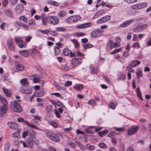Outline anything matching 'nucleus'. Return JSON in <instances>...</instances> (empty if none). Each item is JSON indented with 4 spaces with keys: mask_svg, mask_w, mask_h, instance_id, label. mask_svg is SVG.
Here are the masks:
<instances>
[{
    "mask_svg": "<svg viewBox=\"0 0 151 151\" xmlns=\"http://www.w3.org/2000/svg\"><path fill=\"white\" fill-rule=\"evenodd\" d=\"M18 102L15 101L11 102V108L14 111L17 112H20L22 111V108Z\"/></svg>",
    "mask_w": 151,
    "mask_h": 151,
    "instance_id": "nucleus-1",
    "label": "nucleus"
},
{
    "mask_svg": "<svg viewBox=\"0 0 151 151\" xmlns=\"http://www.w3.org/2000/svg\"><path fill=\"white\" fill-rule=\"evenodd\" d=\"M46 136L52 140L56 142H58L60 140L61 135L59 134H54L50 132H47Z\"/></svg>",
    "mask_w": 151,
    "mask_h": 151,
    "instance_id": "nucleus-2",
    "label": "nucleus"
},
{
    "mask_svg": "<svg viewBox=\"0 0 151 151\" xmlns=\"http://www.w3.org/2000/svg\"><path fill=\"white\" fill-rule=\"evenodd\" d=\"M121 41L120 38H115L116 42H115L111 40H109L107 44V47L111 49L120 46L119 42Z\"/></svg>",
    "mask_w": 151,
    "mask_h": 151,
    "instance_id": "nucleus-3",
    "label": "nucleus"
},
{
    "mask_svg": "<svg viewBox=\"0 0 151 151\" xmlns=\"http://www.w3.org/2000/svg\"><path fill=\"white\" fill-rule=\"evenodd\" d=\"M147 6L146 3H140L132 5L131 6V8L134 10H137L144 8Z\"/></svg>",
    "mask_w": 151,
    "mask_h": 151,
    "instance_id": "nucleus-4",
    "label": "nucleus"
},
{
    "mask_svg": "<svg viewBox=\"0 0 151 151\" xmlns=\"http://www.w3.org/2000/svg\"><path fill=\"white\" fill-rule=\"evenodd\" d=\"M48 19L50 23L53 25L57 24L59 22V19L56 16H48Z\"/></svg>",
    "mask_w": 151,
    "mask_h": 151,
    "instance_id": "nucleus-5",
    "label": "nucleus"
},
{
    "mask_svg": "<svg viewBox=\"0 0 151 151\" xmlns=\"http://www.w3.org/2000/svg\"><path fill=\"white\" fill-rule=\"evenodd\" d=\"M6 45L9 50L12 51H14L15 50L13 41L11 38L8 39L7 41Z\"/></svg>",
    "mask_w": 151,
    "mask_h": 151,
    "instance_id": "nucleus-6",
    "label": "nucleus"
},
{
    "mask_svg": "<svg viewBox=\"0 0 151 151\" xmlns=\"http://www.w3.org/2000/svg\"><path fill=\"white\" fill-rule=\"evenodd\" d=\"M20 90L23 93L26 94H30L32 92V88L30 87H28L26 88L24 87H21Z\"/></svg>",
    "mask_w": 151,
    "mask_h": 151,
    "instance_id": "nucleus-7",
    "label": "nucleus"
},
{
    "mask_svg": "<svg viewBox=\"0 0 151 151\" xmlns=\"http://www.w3.org/2000/svg\"><path fill=\"white\" fill-rule=\"evenodd\" d=\"M15 41L16 43L18 44V47L19 48H24L26 47L27 44L25 43H24L21 38H15Z\"/></svg>",
    "mask_w": 151,
    "mask_h": 151,
    "instance_id": "nucleus-8",
    "label": "nucleus"
},
{
    "mask_svg": "<svg viewBox=\"0 0 151 151\" xmlns=\"http://www.w3.org/2000/svg\"><path fill=\"white\" fill-rule=\"evenodd\" d=\"M139 126H134L129 129L127 131L128 134L129 135L134 134L136 133L139 128Z\"/></svg>",
    "mask_w": 151,
    "mask_h": 151,
    "instance_id": "nucleus-9",
    "label": "nucleus"
},
{
    "mask_svg": "<svg viewBox=\"0 0 151 151\" xmlns=\"http://www.w3.org/2000/svg\"><path fill=\"white\" fill-rule=\"evenodd\" d=\"M29 78L30 79L32 80L35 83H39L41 79L40 76L37 74L30 76H29Z\"/></svg>",
    "mask_w": 151,
    "mask_h": 151,
    "instance_id": "nucleus-10",
    "label": "nucleus"
},
{
    "mask_svg": "<svg viewBox=\"0 0 151 151\" xmlns=\"http://www.w3.org/2000/svg\"><path fill=\"white\" fill-rule=\"evenodd\" d=\"M63 54L64 55L68 56L70 55V57H73L76 56V54L74 53H73L67 48H65L63 50Z\"/></svg>",
    "mask_w": 151,
    "mask_h": 151,
    "instance_id": "nucleus-11",
    "label": "nucleus"
},
{
    "mask_svg": "<svg viewBox=\"0 0 151 151\" xmlns=\"http://www.w3.org/2000/svg\"><path fill=\"white\" fill-rule=\"evenodd\" d=\"M24 6L22 4H19L16 5L15 8L16 13L17 14H20L23 10Z\"/></svg>",
    "mask_w": 151,
    "mask_h": 151,
    "instance_id": "nucleus-12",
    "label": "nucleus"
},
{
    "mask_svg": "<svg viewBox=\"0 0 151 151\" xmlns=\"http://www.w3.org/2000/svg\"><path fill=\"white\" fill-rule=\"evenodd\" d=\"M91 37L94 38L98 37L101 35V33L100 29L95 30L91 32Z\"/></svg>",
    "mask_w": 151,
    "mask_h": 151,
    "instance_id": "nucleus-13",
    "label": "nucleus"
},
{
    "mask_svg": "<svg viewBox=\"0 0 151 151\" xmlns=\"http://www.w3.org/2000/svg\"><path fill=\"white\" fill-rule=\"evenodd\" d=\"M7 125L12 129H15L18 128V124L14 122H8L7 123Z\"/></svg>",
    "mask_w": 151,
    "mask_h": 151,
    "instance_id": "nucleus-14",
    "label": "nucleus"
},
{
    "mask_svg": "<svg viewBox=\"0 0 151 151\" xmlns=\"http://www.w3.org/2000/svg\"><path fill=\"white\" fill-rule=\"evenodd\" d=\"M92 24L90 22H88L84 24H78L76 26L77 28L79 29L85 28L91 26Z\"/></svg>",
    "mask_w": 151,
    "mask_h": 151,
    "instance_id": "nucleus-15",
    "label": "nucleus"
},
{
    "mask_svg": "<svg viewBox=\"0 0 151 151\" xmlns=\"http://www.w3.org/2000/svg\"><path fill=\"white\" fill-rule=\"evenodd\" d=\"M82 62V60L80 58L73 59L71 60L72 64L74 65L80 64Z\"/></svg>",
    "mask_w": 151,
    "mask_h": 151,
    "instance_id": "nucleus-16",
    "label": "nucleus"
},
{
    "mask_svg": "<svg viewBox=\"0 0 151 151\" xmlns=\"http://www.w3.org/2000/svg\"><path fill=\"white\" fill-rule=\"evenodd\" d=\"M7 110V106H0V115L2 116L4 115L6 113Z\"/></svg>",
    "mask_w": 151,
    "mask_h": 151,
    "instance_id": "nucleus-17",
    "label": "nucleus"
},
{
    "mask_svg": "<svg viewBox=\"0 0 151 151\" xmlns=\"http://www.w3.org/2000/svg\"><path fill=\"white\" fill-rule=\"evenodd\" d=\"M134 21V19H131L127 20L122 24L120 25V26L121 27H126L133 23Z\"/></svg>",
    "mask_w": 151,
    "mask_h": 151,
    "instance_id": "nucleus-18",
    "label": "nucleus"
},
{
    "mask_svg": "<svg viewBox=\"0 0 151 151\" xmlns=\"http://www.w3.org/2000/svg\"><path fill=\"white\" fill-rule=\"evenodd\" d=\"M26 142L29 147L32 148L33 147L34 142L32 138L27 139L26 140Z\"/></svg>",
    "mask_w": 151,
    "mask_h": 151,
    "instance_id": "nucleus-19",
    "label": "nucleus"
},
{
    "mask_svg": "<svg viewBox=\"0 0 151 151\" xmlns=\"http://www.w3.org/2000/svg\"><path fill=\"white\" fill-rule=\"evenodd\" d=\"M15 64L16 68L18 70L22 71L24 70V68L23 66L22 65L19 64L18 62L15 61Z\"/></svg>",
    "mask_w": 151,
    "mask_h": 151,
    "instance_id": "nucleus-20",
    "label": "nucleus"
},
{
    "mask_svg": "<svg viewBox=\"0 0 151 151\" xmlns=\"http://www.w3.org/2000/svg\"><path fill=\"white\" fill-rule=\"evenodd\" d=\"M105 13L104 10H102L96 12L93 17V19H96Z\"/></svg>",
    "mask_w": 151,
    "mask_h": 151,
    "instance_id": "nucleus-21",
    "label": "nucleus"
},
{
    "mask_svg": "<svg viewBox=\"0 0 151 151\" xmlns=\"http://www.w3.org/2000/svg\"><path fill=\"white\" fill-rule=\"evenodd\" d=\"M19 53L21 55L25 57H27L29 55V52L27 50H21L19 51Z\"/></svg>",
    "mask_w": 151,
    "mask_h": 151,
    "instance_id": "nucleus-22",
    "label": "nucleus"
},
{
    "mask_svg": "<svg viewBox=\"0 0 151 151\" xmlns=\"http://www.w3.org/2000/svg\"><path fill=\"white\" fill-rule=\"evenodd\" d=\"M20 82L22 86H27L29 83L27 81V79L26 78L22 79L21 80Z\"/></svg>",
    "mask_w": 151,
    "mask_h": 151,
    "instance_id": "nucleus-23",
    "label": "nucleus"
},
{
    "mask_svg": "<svg viewBox=\"0 0 151 151\" xmlns=\"http://www.w3.org/2000/svg\"><path fill=\"white\" fill-rule=\"evenodd\" d=\"M140 63V61L136 60L133 61L130 64L132 68H134L137 66Z\"/></svg>",
    "mask_w": 151,
    "mask_h": 151,
    "instance_id": "nucleus-24",
    "label": "nucleus"
},
{
    "mask_svg": "<svg viewBox=\"0 0 151 151\" xmlns=\"http://www.w3.org/2000/svg\"><path fill=\"white\" fill-rule=\"evenodd\" d=\"M41 19H42V24L43 25H46L48 22V17H47L45 16L42 15Z\"/></svg>",
    "mask_w": 151,
    "mask_h": 151,
    "instance_id": "nucleus-25",
    "label": "nucleus"
},
{
    "mask_svg": "<svg viewBox=\"0 0 151 151\" xmlns=\"http://www.w3.org/2000/svg\"><path fill=\"white\" fill-rule=\"evenodd\" d=\"M83 87V85L81 84H78L75 85L74 86V88L77 90H81Z\"/></svg>",
    "mask_w": 151,
    "mask_h": 151,
    "instance_id": "nucleus-26",
    "label": "nucleus"
},
{
    "mask_svg": "<svg viewBox=\"0 0 151 151\" xmlns=\"http://www.w3.org/2000/svg\"><path fill=\"white\" fill-rule=\"evenodd\" d=\"M2 89L4 93L7 96L10 97L11 96L10 91L8 90V89L3 87Z\"/></svg>",
    "mask_w": 151,
    "mask_h": 151,
    "instance_id": "nucleus-27",
    "label": "nucleus"
},
{
    "mask_svg": "<svg viewBox=\"0 0 151 151\" xmlns=\"http://www.w3.org/2000/svg\"><path fill=\"white\" fill-rule=\"evenodd\" d=\"M47 2L48 4L53 6H57L59 5V3L56 1H53L51 0H48L47 1Z\"/></svg>",
    "mask_w": 151,
    "mask_h": 151,
    "instance_id": "nucleus-28",
    "label": "nucleus"
},
{
    "mask_svg": "<svg viewBox=\"0 0 151 151\" xmlns=\"http://www.w3.org/2000/svg\"><path fill=\"white\" fill-rule=\"evenodd\" d=\"M28 134L31 137H35L36 135L35 132L32 129H29L28 131Z\"/></svg>",
    "mask_w": 151,
    "mask_h": 151,
    "instance_id": "nucleus-29",
    "label": "nucleus"
},
{
    "mask_svg": "<svg viewBox=\"0 0 151 151\" xmlns=\"http://www.w3.org/2000/svg\"><path fill=\"white\" fill-rule=\"evenodd\" d=\"M0 100L2 104H3V106H7V102L6 99L4 97L0 96Z\"/></svg>",
    "mask_w": 151,
    "mask_h": 151,
    "instance_id": "nucleus-30",
    "label": "nucleus"
},
{
    "mask_svg": "<svg viewBox=\"0 0 151 151\" xmlns=\"http://www.w3.org/2000/svg\"><path fill=\"white\" fill-rule=\"evenodd\" d=\"M44 91L43 90L38 91L36 92L35 95L36 97H41L44 94Z\"/></svg>",
    "mask_w": 151,
    "mask_h": 151,
    "instance_id": "nucleus-31",
    "label": "nucleus"
},
{
    "mask_svg": "<svg viewBox=\"0 0 151 151\" xmlns=\"http://www.w3.org/2000/svg\"><path fill=\"white\" fill-rule=\"evenodd\" d=\"M71 41L74 44L76 48H78L79 47V43L77 40L75 39H72L71 40Z\"/></svg>",
    "mask_w": 151,
    "mask_h": 151,
    "instance_id": "nucleus-32",
    "label": "nucleus"
},
{
    "mask_svg": "<svg viewBox=\"0 0 151 151\" xmlns=\"http://www.w3.org/2000/svg\"><path fill=\"white\" fill-rule=\"evenodd\" d=\"M108 131L107 130H104L103 131H101L98 132L99 135L101 137H103L104 135H106L108 133Z\"/></svg>",
    "mask_w": 151,
    "mask_h": 151,
    "instance_id": "nucleus-33",
    "label": "nucleus"
},
{
    "mask_svg": "<svg viewBox=\"0 0 151 151\" xmlns=\"http://www.w3.org/2000/svg\"><path fill=\"white\" fill-rule=\"evenodd\" d=\"M82 46L85 49L92 48L93 46L92 45L88 43L83 44Z\"/></svg>",
    "mask_w": 151,
    "mask_h": 151,
    "instance_id": "nucleus-34",
    "label": "nucleus"
},
{
    "mask_svg": "<svg viewBox=\"0 0 151 151\" xmlns=\"http://www.w3.org/2000/svg\"><path fill=\"white\" fill-rule=\"evenodd\" d=\"M45 110L47 113H51L52 111V106L51 105H48L45 107Z\"/></svg>",
    "mask_w": 151,
    "mask_h": 151,
    "instance_id": "nucleus-35",
    "label": "nucleus"
},
{
    "mask_svg": "<svg viewBox=\"0 0 151 151\" xmlns=\"http://www.w3.org/2000/svg\"><path fill=\"white\" fill-rule=\"evenodd\" d=\"M136 92L137 93V95L139 97L140 99L142 100V94L139 88H137L136 89Z\"/></svg>",
    "mask_w": 151,
    "mask_h": 151,
    "instance_id": "nucleus-36",
    "label": "nucleus"
},
{
    "mask_svg": "<svg viewBox=\"0 0 151 151\" xmlns=\"http://www.w3.org/2000/svg\"><path fill=\"white\" fill-rule=\"evenodd\" d=\"M66 15L65 11L62 10L59 12L58 14V16L59 17H63Z\"/></svg>",
    "mask_w": 151,
    "mask_h": 151,
    "instance_id": "nucleus-37",
    "label": "nucleus"
},
{
    "mask_svg": "<svg viewBox=\"0 0 151 151\" xmlns=\"http://www.w3.org/2000/svg\"><path fill=\"white\" fill-rule=\"evenodd\" d=\"M19 19L21 21L24 22L25 23H27V18L24 16H21L19 17Z\"/></svg>",
    "mask_w": 151,
    "mask_h": 151,
    "instance_id": "nucleus-38",
    "label": "nucleus"
},
{
    "mask_svg": "<svg viewBox=\"0 0 151 151\" xmlns=\"http://www.w3.org/2000/svg\"><path fill=\"white\" fill-rule=\"evenodd\" d=\"M126 78V76L124 74H121L119 75L118 78V80H124Z\"/></svg>",
    "mask_w": 151,
    "mask_h": 151,
    "instance_id": "nucleus-39",
    "label": "nucleus"
},
{
    "mask_svg": "<svg viewBox=\"0 0 151 151\" xmlns=\"http://www.w3.org/2000/svg\"><path fill=\"white\" fill-rule=\"evenodd\" d=\"M73 22H77L78 20L81 19V17L78 15H76L75 16H73Z\"/></svg>",
    "mask_w": 151,
    "mask_h": 151,
    "instance_id": "nucleus-40",
    "label": "nucleus"
},
{
    "mask_svg": "<svg viewBox=\"0 0 151 151\" xmlns=\"http://www.w3.org/2000/svg\"><path fill=\"white\" fill-rule=\"evenodd\" d=\"M111 18V17L109 15H107L102 17L104 22L109 21L110 19Z\"/></svg>",
    "mask_w": 151,
    "mask_h": 151,
    "instance_id": "nucleus-41",
    "label": "nucleus"
},
{
    "mask_svg": "<svg viewBox=\"0 0 151 151\" xmlns=\"http://www.w3.org/2000/svg\"><path fill=\"white\" fill-rule=\"evenodd\" d=\"M73 16L70 17H69L67 18L66 19V22L68 23H74L73 21Z\"/></svg>",
    "mask_w": 151,
    "mask_h": 151,
    "instance_id": "nucleus-42",
    "label": "nucleus"
},
{
    "mask_svg": "<svg viewBox=\"0 0 151 151\" xmlns=\"http://www.w3.org/2000/svg\"><path fill=\"white\" fill-rule=\"evenodd\" d=\"M142 31L140 26H139L134 29L133 31L135 32H139Z\"/></svg>",
    "mask_w": 151,
    "mask_h": 151,
    "instance_id": "nucleus-43",
    "label": "nucleus"
},
{
    "mask_svg": "<svg viewBox=\"0 0 151 151\" xmlns=\"http://www.w3.org/2000/svg\"><path fill=\"white\" fill-rule=\"evenodd\" d=\"M55 50V55H57L59 54L60 52V50L59 47H55L54 48Z\"/></svg>",
    "mask_w": 151,
    "mask_h": 151,
    "instance_id": "nucleus-44",
    "label": "nucleus"
},
{
    "mask_svg": "<svg viewBox=\"0 0 151 151\" xmlns=\"http://www.w3.org/2000/svg\"><path fill=\"white\" fill-rule=\"evenodd\" d=\"M67 144L70 145V147L72 148H75L76 147L75 144L73 143L72 142L68 140L67 141Z\"/></svg>",
    "mask_w": 151,
    "mask_h": 151,
    "instance_id": "nucleus-45",
    "label": "nucleus"
},
{
    "mask_svg": "<svg viewBox=\"0 0 151 151\" xmlns=\"http://www.w3.org/2000/svg\"><path fill=\"white\" fill-rule=\"evenodd\" d=\"M88 105L91 106H93L95 105L96 102L93 100H90L88 101Z\"/></svg>",
    "mask_w": 151,
    "mask_h": 151,
    "instance_id": "nucleus-46",
    "label": "nucleus"
},
{
    "mask_svg": "<svg viewBox=\"0 0 151 151\" xmlns=\"http://www.w3.org/2000/svg\"><path fill=\"white\" fill-rule=\"evenodd\" d=\"M5 13L6 15L9 17H12V12L9 10H7L6 11Z\"/></svg>",
    "mask_w": 151,
    "mask_h": 151,
    "instance_id": "nucleus-47",
    "label": "nucleus"
},
{
    "mask_svg": "<svg viewBox=\"0 0 151 151\" xmlns=\"http://www.w3.org/2000/svg\"><path fill=\"white\" fill-rule=\"evenodd\" d=\"M86 147L89 150H93L95 149V147L94 145H90V144H87L86 145Z\"/></svg>",
    "mask_w": 151,
    "mask_h": 151,
    "instance_id": "nucleus-48",
    "label": "nucleus"
},
{
    "mask_svg": "<svg viewBox=\"0 0 151 151\" xmlns=\"http://www.w3.org/2000/svg\"><path fill=\"white\" fill-rule=\"evenodd\" d=\"M99 147L101 148L104 149L107 148L106 145L104 143H100L99 144Z\"/></svg>",
    "mask_w": 151,
    "mask_h": 151,
    "instance_id": "nucleus-49",
    "label": "nucleus"
},
{
    "mask_svg": "<svg viewBox=\"0 0 151 151\" xmlns=\"http://www.w3.org/2000/svg\"><path fill=\"white\" fill-rule=\"evenodd\" d=\"M85 35V33L81 32L77 33L76 34V36L78 37H83Z\"/></svg>",
    "mask_w": 151,
    "mask_h": 151,
    "instance_id": "nucleus-50",
    "label": "nucleus"
},
{
    "mask_svg": "<svg viewBox=\"0 0 151 151\" xmlns=\"http://www.w3.org/2000/svg\"><path fill=\"white\" fill-rule=\"evenodd\" d=\"M12 137L13 138H19L20 137L19 134L18 132L14 133L12 134Z\"/></svg>",
    "mask_w": 151,
    "mask_h": 151,
    "instance_id": "nucleus-51",
    "label": "nucleus"
},
{
    "mask_svg": "<svg viewBox=\"0 0 151 151\" xmlns=\"http://www.w3.org/2000/svg\"><path fill=\"white\" fill-rule=\"evenodd\" d=\"M109 107L113 109H114L116 108V106L113 102H110L109 105Z\"/></svg>",
    "mask_w": 151,
    "mask_h": 151,
    "instance_id": "nucleus-52",
    "label": "nucleus"
},
{
    "mask_svg": "<svg viewBox=\"0 0 151 151\" xmlns=\"http://www.w3.org/2000/svg\"><path fill=\"white\" fill-rule=\"evenodd\" d=\"M10 147V144L9 143H6L5 145L4 149L6 151H8L9 150Z\"/></svg>",
    "mask_w": 151,
    "mask_h": 151,
    "instance_id": "nucleus-53",
    "label": "nucleus"
},
{
    "mask_svg": "<svg viewBox=\"0 0 151 151\" xmlns=\"http://www.w3.org/2000/svg\"><path fill=\"white\" fill-rule=\"evenodd\" d=\"M29 126L33 129H38L39 130H40V129H39L35 125L31 123H30Z\"/></svg>",
    "mask_w": 151,
    "mask_h": 151,
    "instance_id": "nucleus-54",
    "label": "nucleus"
},
{
    "mask_svg": "<svg viewBox=\"0 0 151 151\" xmlns=\"http://www.w3.org/2000/svg\"><path fill=\"white\" fill-rule=\"evenodd\" d=\"M39 31L45 34H47L49 33L50 32V31L47 29L44 30H40Z\"/></svg>",
    "mask_w": 151,
    "mask_h": 151,
    "instance_id": "nucleus-55",
    "label": "nucleus"
},
{
    "mask_svg": "<svg viewBox=\"0 0 151 151\" xmlns=\"http://www.w3.org/2000/svg\"><path fill=\"white\" fill-rule=\"evenodd\" d=\"M116 134V133L115 131H112L110 132L108 134V136L109 137H112V136Z\"/></svg>",
    "mask_w": 151,
    "mask_h": 151,
    "instance_id": "nucleus-56",
    "label": "nucleus"
},
{
    "mask_svg": "<svg viewBox=\"0 0 151 151\" xmlns=\"http://www.w3.org/2000/svg\"><path fill=\"white\" fill-rule=\"evenodd\" d=\"M19 25L23 27V29H24L27 30L29 28L28 26L27 25L24 24H22L21 25L19 24Z\"/></svg>",
    "mask_w": 151,
    "mask_h": 151,
    "instance_id": "nucleus-57",
    "label": "nucleus"
},
{
    "mask_svg": "<svg viewBox=\"0 0 151 151\" xmlns=\"http://www.w3.org/2000/svg\"><path fill=\"white\" fill-rule=\"evenodd\" d=\"M72 84V82L71 81H67L64 84V86L65 87H68L71 86Z\"/></svg>",
    "mask_w": 151,
    "mask_h": 151,
    "instance_id": "nucleus-58",
    "label": "nucleus"
},
{
    "mask_svg": "<svg viewBox=\"0 0 151 151\" xmlns=\"http://www.w3.org/2000/svg\"><path fill=\"white\" fill-rule=\"evenodd\" d=\"M32 52L33 55H35L37 53H38L39 51L36 49H33L31 50Z\"/></svg>",
    "mask_w": 151,
    "mask_h": 151,
    "instance_id": "nucleus-59",
    "label": "nucleus"
},
{
    "mask_svg": "<svg viewBox=\"0 0 151 151\" xmlns=\"http://www.w3.org/2000/svg\"><path fill=\"white\" fill-rule=\"evenodd\" d=\"M56 29L57 31H62L64 32V31L65 29V28L62 27H58L56 28Z\"/></svg>",
    "mask_w": 151,
    "mask_h": 151,
    "instance_id": "nucleus-60",
    "label": "nucleus"
},
{
    "mask_svg": "<svg viewBox=\"0 0 151 151\" xmlns=\"http://www.w3.org/2000/svg\"><path fill=\"white\" fill-rule=\"evenodd\" d=\"M140 26L142 29V31L143 30L147 29L148 27V25L146 24H143Z\"/></svg>",
    "mask_w": 151,
    "mask_h": 151,
    "instance_id": "nucleus-61",
    "label": "nucleus"
},
{
    "mask_svg": "<svg viewBox=\"0 0 151 151\" xmlns=\"http://www.w3.org/2000/svg\"><path fill=\"white\" fill-rule=\"evenodd\" d=\"M121 50V48L118 49H116L114 51L112 52L111 53V54H114L117 53L119 52Z\"/></svg>",
    "mask_w": 151,
    "mask_h": 151,
    "instance_id": "nucleus-62",
    "label": "nucleus"
},
{
    "mask_svg": "<svg viewBox=\"0 0 151 151\" xmlns=\"http://www.w3.org/2000/svg\"><path fill=\"white\" fill-rule=\"evenodd\" d=\"M54 85L56 88L58 90H60L61 89V87L59 86L58 83L56 82H54Z\"/></svg>",
    "mask_w": 151,
    "mask_h": 151,
    "instance_id": "nucleus-63",
    "label": "nucleus"
},
{
    "mask_svg": "<svg viewBox=\"0 0 151 151\" xmlns=\"http://www.w3.org/2000/svg\"><path fill=\"white\" fill-rule=\"evenodd\" d=\"M18 0H10V2L12 6H14L17 2Z\"/></svg>",
    "mask_w": 151,
    "mask_h": 151,
    "instance_id": "nucleus-64",
    "label": "nucleus"
}]
</instances>
